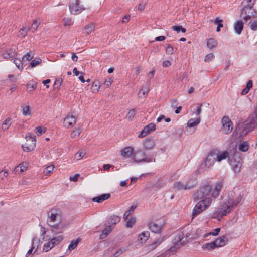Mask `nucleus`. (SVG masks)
Listing matches in <instances>:
<instances>
[{
	"label": "nucleus",
	"instance_id": "f257e3e1",
	"mask_svg": "<svg viewBox=\"0 0 257 257\" xmlns=\"http://www.w3.org/2000/svg\"><path fill=\"white\" fill-rule=\"evenodd\" d=\"M195 232L192 226H187L176 233L173 242L176 248H179L187 243L189 240L194 238Z\"/></svg>",
	"mask_w": 257,
	"mask_h": 257
},
{
	"label": "nucleus",
	"instance_id": "f03ea898",
	"mask_svg": "<svg viewBox=\"0 0 257 257\" xmlns=\"http://www.w3.org/2000/svg\"><path fill=\"white\" fill-rule=\"evenodd\" d=\"M242 197L238 196L235 199L229 198L228 200L222 203L216 212L217 216L222 218L227 213H229L241 201Z\"/></svg>",
	"mask_w": 257,
	"mask_h": 257
},
{
	"label": "nucleus",
	"instance_id": "7ed1b4c3",
	"mask_svg": "<svg viewBox=\"0 0 257 257\" xmlns=\"http://www.w3.org/2000/svg\"><path fill=\"white\" fill-rule=\"evenodd\" d=\"M212 202V199L209 197H206L199 201L195 205L192 211V218L200 214L202 211L209 207Z\"/></svg>",
	"mask_w": 257,
	"mask_h": 257
},
{
	"label": "nucleus",
	"instance_id": "20e7f679",
	"mask_svg": "<svg viewBox=\"0 0 257 257\" xmlns=\"http://www.w3.org/2000/svg\"><path fill=\"white\" fill-rule=\"evenodd\" d=\"M212 202V199L209 197H206L199 201L195 205L192 211V218L200 214L202 211L209 207Z\"/></svg>",
	"mask_w": 257,
	"mask_h": 257
},
{
	"label": "nucleus",
	"instance_id": "39448f33",
	"mask_svg": "<svg viewBox=\"0 0 257 257\" xmlns=\"http://www.w3.org/2000/svg\"><path fill=\"white\" fill-rule=\"evenodd\" d=\"M212 202V199L209 197H206L199 201L195 205L192 211V218L200 214L202 211L209 207Z\"/></svg>",
	"mask_w": 257,
	"mask_h": 257
},
{
	"label": "nucleus",
	"instance_id": "423d86ee",
	"mask_svg": "<svg viewBox=\"0 0 257 257\" xmlns=\"http://www.w3.org/2000/svg\"><path fill=\"white\" fill-rule=\"evenodd\" d=\"M212 187L209 184H205L199 188L194 194V198L195 200L204 199L206 196L211 194Z\"/></svg>",
	"mask_w": 257,
	"mask_h": 257
},
{
	"label": "nucleus",
	"instance_id": "0eeeda50",
	"mask_svg": "<svg viewBox=\"0 0 257 257\" xmlns=\"http://www.w3.org/2000/svg\"><path fill=\"white\" fill-rule=\"evenodd\" d=\"M25 139L26 142L22 146L23 150L28 152L33 151L36 147L35 136H32L30 133H27Z\"/></svg>",
	"mask_w": 257,
	"mask_h": 257
},
{
	"label": "nucleus",
	"instance_id": "6e6552de",
	"mask_svg": "<svg viewBox=\"0 0 257 257\" xmlns=\"http://www.w3.org/2000/svg\"><path fill=\"white\" fill-rule=\"evenodd\" d=\"M252 4H250L249 6H244L242 10L241 15L243 16V19L246 22H250L251 18H254L256 15V11L252 9Z\"/></svg>",
	"mask_w": 257,
	"mask_h": 257
},
{
	"label": "nucleus",
	"instance_id": "1a4fd4ad",
	"mask_svg": "<svg viewBox=\"0 0 257 257\" xmlns=\"http://www.w3.org/2000/svg\"><path fill=\"white\" fill-rule=\"evenodd\" d=\"M222 127L220 131L224 134H228L233 129V123L229 117L225 116L221 119Z\"/></svg>",
	"mask_w": 257,
	"mask_h": 257
},
{
	"label": "nucleus",
	"instance_id": "9d476101",
	"mask_svg": "<svg viewBox=\"0 0 257 257\" xmlns=\"http://www.w3.org/2000/svg\"><path fill=\"white\" fill-rule=\"evenodd\" d=\"M196 186L195 181H188L186 183H183L180 181H176L173 184V188L175 191L181 190H188L194 188Z\"/></svg>",
	"mask_w": 257,
	"mask_h": 257
},
{
	"label": "nucleus",
	"instance_id": "9b49d317",
	"mask_svg": "<svg viewBox=\"0 0 257 257\" xmlns=\"http://www.w3.org/2000/svg\"><path fill=\"white\" fill-rule=\"evenodd\" d=\"M134 161L137 163L140 162H147L149 163L152 161L153 159L142 151L141 149L136 151L134 154Z\"/></svg>",
	"mask_w": 257,
	"mask_h": 257
},
{
	"label": "nucleus",
	"instance_id": "f8f14e48",
	"mask_svg": "<svg viewBox=\"0 0 257 257\" xmlns=\"http://www.w3.org/2000/svg\"><path fill=\"white\" fill-rule=\"evenodd\" d=\"M48 215L49 218L47 221L49 225L57 228L58 227V225L57 224H54V222L57 220L58 218L60 217V211L57 209H52L48 212Z\"/></svg>",
	"mask_w": 257,
	"mask_h": 257
},
{
	"label": "nucleus",
	"instance_id": "ddd939ff",
	"mask_svg": "<svg viewBox=\"0 0 257 257\" xmlns=\"http://www.w3.org/2000/svg\"><path fill=\"white\" fill-rule=\"evenodd\" d=\"M69 9L71 14L77 15L85 10V8L83 6L80 5V0H74L70 3Z\"/></svg>",
	"mask_w": 257,
	"mask_h": 257
},
{
	"label": "nucleus",
	"instance_id": "4468645a",
	"mask_svg": "<svg viewBox=\"0 0 257 257\" xmlns=\"http://www.w3.org/2000/svg\"><path fill=\"white\" fill-rule=\"evenodd\" d=\"M229 163L234 172L236 173L240 172L242 162L239 157L234 156L232 159L229 158Z\"/></svg>",
	"mask_w": 257,
	"mask_h": 257
},
{
	"label": "nucleus",
	"instance_id": "2eb2a0df",
	"mask_svg": "<svg viewBox=\"0 0 257 257\" xmlns=\"http://www.w3.org/2000/svg\"><path fill=\"white\" fill-rule=\"evenodd\" d=\"M216 161L215 154L213 150L210 152L208 154L205 160L204 161V166L206 168H209L212 166Z\"/></svg>",
	"mask_w": 257,
	"mask_h": 257
},
{
	"label": "nucleus",
	"instance_id": "dca6fc26",
	"mask_svg": "<svg viewBox=\"0 0 257 257\" xmlns=\"http://www.w3.org/2000/svg\"><path fill=\"white\" fill-rule=\"evenodd\" d=\"M76 118L72 115H67L64 120V126L69 128L73 126L76 122Z\"/></svg>",
	"mask_w": 257,
	"mask_h": 257
},
{
	"label": "nucleus",
	"instance_id": "f3484780",
	"mask_svg": "<svg viewBox=\"0 0 257 257\" xmlns=\"http://www.w3.org/2000/svg\"><path fill=\"white\" fill-rule=\"evenodd\" d=\"M3 57L5 59L14 58L17 56L15 47L8 48L2 54Z\"/></svg>",
	"mask_w": 257,
	"mask_h": 257
},
{
	"label": "nucleus",
	"instance_id": "a211bd4d",
	"mask_svg": "<svg viewBox=\"0 0 257 257\" xmlns=\"http://www.w3.org/2000/svg\"><path fill=\"white\" fill-rule=\"evenodd\" d=\"M155 130V125L153 123H149L144 127V128L140 132L139 135V137L143 138L148 134L150 133L151 132Z\"/></svg>",
	"mask_w": 257,
	"mask_h": 257
},
{
	"label": "nucleus",
	"instance_id": "6ab92c4d",
	"mask_svg": "<svg viewBox=\"0 0 257 257\" xmlns=\"http://www.w3.org/2000/svg\"><path fill=\"white\" fill-rule=\"evenodd\" d=\"M213 152L215 154L216 161L217 162H220L229 157V153L227 151L220 152L217 150H214Z\"/></svg>",
	"mask_w": 257,
	"mask_h": 257
},
{
	"label": "nucleus",
	"instance_id": "aec40b11",
	"mask_svg": "<svg viewBox=\"0 0 257 257\" xmlns=\"http://www.w3.org/2000/svg\"><path fill=\"white\" fill-rule=\"evenodd\" d=\"M228 241L227 237L225 235H223L216 239L213 242L215 243L214 244L216 248H217L224 246L226 244Z\"/></svg>",
	"mask_w": 257,
	"mask_h": 257
},
{
	"label": "nucleus",
	"instance_id": "412c9836",
	"mask_svg": "<svg viewBox=\"0 0 257 257\" xmlns=\"http://www.w3.org/2000/svg\"><path fill=\"white\" fill-rule=\"evenodd\" d=\"M223 187V183L221 181L217 182L213 189H212L211 195L214 198H216L219 195L220 191Z\"/></svg>",
	"mask_w": 257,
	"mask_h": 257
},
{
	"label": "nucleus",
	"instance_id": "4be33fe9",
	"mask_svg": "<svg viewBox=\"0 0 257 257\" xmlns=\"http://www.w3.org/2000/svg\"><path fill=\"white\" fill-rule=\"evenodd\" d=\"M143 145L145 150H151L155 147V142L152 139L147 138L143 140Z\"/></svg>",
	"mask_w": 257,
	"mask_h": 257
},
{
	"label": "nucleus",
	"instance_id": "5701e85b",
	"mask_svg": "<svg viewBox=\"0 0 257 257\" xmlns=\"http://www.w3.org/2000/svg\"><path fill=\"white\" fill-rule=\"evenodd\" d=\"M111 195L110 193H106L102 194L99 196H97L92 198V200L93 202L97 203H102L104 201L110 198Z\"/></svg>",
	"mask_w": 257,
	"mask_h": 257
},
{
	"label": "nucleus",
	"instance_id": "b1692460",
	"mask_svg": "<svg viewBox=\"0 0 257 257\" xmlns=\"http://www.w3.org/2000/svg\"><path fill=\"white\" fill-rule=\"evenodd\" d=\"M150 230L154 233H159L162 229V225L155 222H151L149 225Z\"/></svg>",
	"mask_w": 257,
	"mask_h": 257
},
{
	"label": "nucleus",
	"instance_id": "393cba45",
	"mask_svg": "<svg viewBox=\"0 0 257 257\" xmlns=\"http://www.w3.org/2000/svg\"><path fill=\"white\" fill-rule=\"evenodd\" d=\"M27 168V163L26 162L23 163L22 164H20L18 166L14 168L13 172L15 174H17V173L19 174V173H21L24 172L25 170H26Z\"/></svg>",
	"mask_w": 257,
	"mask_h": 257
},
{
	"label": "nucleus",
	"instance_id": "a878e982",
	"mask_svg": "<svg viewBox=\"0 0 257 257\" xmlns=\"http://www.w3.org/2000/svg\"><path fill=\"white\" fill-rule=\"evenodd\" d=\"M149 236L150 233L148 231L142 232L138 236V240L141 243H144L147 241Z\"/></svg>",
	"mask_w": 257,
	"mask_h": 257
},
{
	"label": "nucleus",
	"instance_id": "bb28decb",
	"mask_svg": "<svg viewBox=\"0 0 257 257\" xmlns=\"http://www.w3.org/2000/svg\"><path fill=\"white\" fill-rule=\"evenodd\" d=\"M201 119L200 117L196 118H191L189 119L187 122V126L189 127H195L197 126L200 122Z\"/></svg>",
	"mask_w": 257,
	"mask_h": 257
},
{
	"label": "nucleus",
	"instance_id": "cd10ccee",
	"mask_svg": "<svg viewBox=\"0 0 257 257\" xmlns=\"http://www.w3.org/2000/svg\"><path fill=\"white\" fill-rule=\"evenodd\" d=\"M243 28V23L242 21H238L234 25V29L235 32L238 34H241Z\"/></svg>",
	"mask_w": 257,
	"mask_h": 257
},
{
	"label": "nucleus",
	"instance_id": "c85d7f7f",
	"mask_svg": "<svg viewBox=\"0 0 257 257\" xmlns=\"http://www.w3.org/2000/svg\"><path fill=\"white\" fill-rule=\"evenodd\" d=\"M218 43L216 40L213 38H209L207 43V47L210 50H213L217 46Z\"/></svg>",
	"mask_w": 257,
	"mask_h": 257
},
{
	"label": "nucleus",
	"instance_id": "c756f323",
	"mask_svg": "<svg viewBox=\"0 0 257 257\" xmlns=\"http://www.w3.org/2000/svg\"><path fill=\"white\" fill-rule=\"evenodd\" d=\"M120 221V217L117 215H113L111 216L108 221V223L109 225H115L116 223L119 222Z\"/></svg>",
	"mask_w": 257,
	"mask_h": 257
},
{
	"label": "nucleus",
	"instance_id": "7c9ffc66",
	"mask_svg": "<svg viewBox=\"0 0 257 257\" xmlns=\"http://www.w3.org/2000/svg\"><path fill=\"white\" fill-rule=\"evenodd\" d=\"M112 228L111 225L106 226L105 229L102 231V233L100 235V239H104L106 238L112 231Z\"/></svg>",
	"mask_w": 257,
	"mask_h": 257
},
{
	"label": "nucleus",
	"instance_id": "2f4dec72",
	"mask_svg": "<svg viewBox=\"0 0 257 257\" xmlns=\"http://www.w3.org/2000/svg\"><path fill=\"white\" fill-rule=\"evenodd\" d=\"M133 152V148L131 147L125 148L121 151V155L125 158L129 157Z\"/></svg>",
	"mask_w": 257,
	"mask_h": 257
},
{
	"label": "nucleus",
	"instance_id": "473e14b6",
	"mask_svg": "<svg viewBox=\"0 0 257 257\" xmlns=\"http://www.w3.org/2000/svg\"><path fill=\"white\" fill-rule=\"evenodd\" d=\"M81 239L80 238H77L76 240H73L71 241L70 244L68 246V249L69 251H72L75 248H76L80 242Z\"/></svg>",
	"mask_w": 257,
	"mask_h": 257
},
{
	"label": "nucleus",
	"instance_id": "72a5a7b5",
	"mask_svg": "<svg viewBox=\"0 0 257 257\" xmlns=\"http://www.w3.org/2000/svg\"><path fill=\"white\" fill-rule=\"evenodd\" d=\"M54 243L52 240L47 243H46L43 246V251L44 252H48L55 246Z\"/></svg>",
	"mask_w": 257,
	"mask_h": 257
},
{
	"label": "nucleus",
	"instance_id": "f704fd0d",
	"mask_svg": "<svg viewBox=\"0 0 257 257\" xmlns=\"http://www.w3.org/2000/svg\"><path fill=\"white\" fill-rule=\"evenodd\" d=\"M100 87V83L98 81H94L91 86V92L93 93L98 92Z\"/></svg>",
	"mask_w": 257,
	"mask_h": 257
},
{
	"label": "nucleus",
	"instance_id": "c9c22d12",
	"mask_svg": "<svg viewBox=\"0 0 257 257\" xmlns=\"http://www.w3.org/2000/svg\"><path fill=\"white\" fill-rule=\"evenodd\" d=\"M162 241L163 239L162 238L158 239L149 245V249L151 250L155 249L158 245H159L162 242Z\"/></svg>",
	"mask_w": 257,
	"mask_h": 257
},
{
	"label": "nucleus",
	"instance_id": "e433bc0d",
	"mask_svg": "<svg viewBox=\"0 0 257 257\" xmlns=\"http://www.w3.org/2000/svg\"><path fill=\"white\" fill-rule=\"evenodd\" d=\"M252 81L251 80H249L247 83L245 88L242 90L241 94L242 95L246 94L249 92L250 88L252 87Z\"/></svg>",
	"mask_w": 257,
	"mask_h": 257
},
{
	"label": "nucleus",
	"instance_id": "4c0bfd02",
	"mask_svg": "<svg viewBox=\"0 0 257 257\" xmlns=\"http://www.w3.org/2000/svg\"><path fill=\"white\" fill-rule=\"evenodd\" d=\"M36 241L37 242H40V240L36 237H33L32 240V247L26 253V257H28L30 254L33 253V251L34 250L35 241Z\"/></svg>",
	"mask_w": 257,
	"mask_h": 257
},
{
	"label": "nucleus",
	"instance_id": "58836bf2",
	"mask_svg": "<svg viewBox=\"0 0 257 257\" xmlns=\"http://www.w3.org/2000/svg\"><path fill=\"white\" fill-rule=\"evenodd\" d=\"M215 244L213 241L211 243H207L202 245V248L203 249H207V250H213L216 248Z\"/></svg>",
	"mask_w": 257,
	"mask_h": 257
},
{
	"label": "nucleus",
	"instance_id": "ea45409f",
	"mask_svg": "<svg viewBox=\"0 0 257 257\" xmlns=\"http://www.w3.org/2000/svg\"><path fill=\"white\" fill-rule=\"evenodd\" d=\"M223 20L219 18V17H217L216 18L214 23L215 24H218L217 27L216 31L219 32L220 30V28L223 27V25L222 24Z\"/></svg>",
	"mask_w": 257,
	"mask_h": 257
},
{
	"label": "nucleus",
	"instance_id": "a19ab883",
	"mask_svg": "<svg viewBox=\"0 0 257 257\" xmlns=\"http://www.w3.org/2000/svg\"><path fill=\"white\" fill-rule=\"evenodd\" d=\"M11 119L10 118H7L2 123V128L4 130H7L11 124Z\"/></svg>",
	"mask_w": 257,
	"mask_h": 257
},
{
	"label": "nucleus",
	"instance_id": "79ce46f5",
	"mask_svg": "<svg viewBox=\"0 0 257 257\" xmlns=\"http://www.w3.org/2000/svg\"><path fill=\"white\" fill-rule=\"evenodd\" d=\"M94 25L93 24L87 25L84 28L85 32L89 34L94 30Z\"/></svg>",
	"mask_w": 257,
	"mask_h": 257
},
{
	"label": "nucleus",
	"instance_id": "37998d69",
	"mask_svg": "<svg viewBox=\"0 0 257 257\" xmlns=\"http://www.w3.org/2000/svg\"><path fill=\"white\" fill-rule=\"evenodd\" d=\"M248 145L246 142H243L239 146V149L243 152H245L248 149Z\"/></svg>",
	"mask_w": 257,
	"mask_h": 257
},
{
	"label": "nucleus",
	"instance_id": "c03bdc74",
	"mask_svg": "<svg viewBox=\"0 0 257 257\" xmlns=\"http://www.w3.org/2000/svg\"><path fill=\"white\" fill-rule=\"evenodd\" d=\"M42 62V59L40 58L34 59L31 61L30 64V66L31 68H34L40 64Z\"/></svg>",
	"mask_w": 257,
	"mask_h": 257
},
{
	"label": "nucleus",
	"instance_id": "a18cd8bd",
	"mask_svg": "<svg viewBox=\"0 0 257 257\" xmlns=\"http://www.w3.org/2000/svg\"><path fill=\"white\" fill-rule=\"evenodd\" d=\"M136 222V219L135 218H131L130 219H128L126 223V227L127 228H132L133 225L135 224Z\"/></svg>",
	"mask_w": 257,
	"mask_h": 257
},
{
	"label": "nucleus",
	"instance_id": "49530a36",
	"mask_svg": "<svg viewBox=\"0 0 257 257\" xmlns=\"http://www.w3.org/2000/svg\"><path fill=\"white\" fill-rule=\"evenodd\" d=\"M30 30V28H27L26 27L23 26L19 31L20 35H21L23 37H25L27 35L28 32Z\"/></svg>",
	"mask_w": 257,
	"mask_h": 257
},
{
	"label": "nucleus",
	"instance_id": "de8ad7c7",
	"mask_svg": "<svg viewBox=\"0 0 257 257\" xmlns=\"http://www.w3.org/2000/svg\"><path fill=\"white\" fill-rule=\"evenodd\" d=\"M135 114L136 110L135 109H132L128 112L126 118L128 120H131L135 115Z\"/></svg>",
	"mask_w": 257,
	"mask_h": 257
},
{
	"label": "nucleus",
	"instance_id": "09e8293b",
	"mask_svg": "<svg viewBox=\"0 0 257 257\" xmlns=\"http://www.w3.org/2000/svg\"><path fill=\"white\" fill-rule=\"evenodd\" d=\"M81 133V130L80 128H75L73 132L71 134V137L72 138H76L79 136Z\"/></svg>",
	"mask_w": 257,
	"mask_h": 257
},
{
	"label": "nucleus",
	"instance_id": "8fccbe9b",
	"mask_svg": "<svg viewBox=\"0 0 257 257\" xmlns=\"http://www.w3.org/2000/svg\"><path fill=\"white\" fill-rule=\"evenodd\" d=\"M63 239L62 235H59L53 238L51 240L54 243L55 245L58 244Z\"/></svg>",
	"mask_w": 257,
	"mask_h": 257
},
{
	"label": "nucleus",
	"instance_id": "3c124183",
	"mask_svg": "<svg viewBox=\"0 0 257 257\" xmlns=\"http://www.w3.org/2000/svg\"><path fill=\"white\" fill-rule=\"evenodd\" d=\"M214 55L213 53H211L206 55L204 58V61L205 62H209L212 61L214 59Z\"/></svg>",
	"mask_w": 257,
	"mask_h": 257
},
{
	"label": "nucleus",
	"instance_id": "603ef678",
	"mask_svg": "<svg viewBox=\"0 0 257 257\" xmlns=\"http://www.w3.org/2000/svg\"><path fill=\"white\" fill-rule=\"evenodd\" d=\"M22 112H23V114L25 116L28 115H30L31 113L30 111L29 106L27 105V106L23 107L22 108Z\"/></svg>",
	"mask_w": 257,
	"mask_h": 257
},
{
	"label": "nucleus",
	"instance_id": "864d4df0",
	"mask_svg": "<svg viewBox=\"0 0 257 257\" xmlns=\"http://www.w3.org/2000/svg\"><path fill=\"white\" fill-rule=\"evenodd\" d=\"M13 59L14 63L19 69L22 68V64L20 60H17L16 58H14Z\"/></svg>",
	"mask_w": 257,
	"mask_h": 257
},
{
	"label": "nucleus",
	"instance_id": "5fc2aeb1",
	"mask_svg": "<svg viewBox=\"0 0 257 257\" xmlns=\"http://www.w3.org/2000/svg\"><path fill=\"white\" fill-rule=\"evenodd\" d=\"M39 25V22L37 20H34L31 25V29H33L34 31H36Z\"/></svg>",
	"mask_w": 257,
	"mask_h": 257
},
{
	"label": "nucleus",
	"instance_id": "6e6d98bb",
	"mask_svg": "<svg viewBox=\"0 0 257 257\" xmlns=\"http://www.w3.org/2000/svg\"><path fill=\"white\" fill-rule=\"evenodd\" d=\"M255 126V120H252L250 121L249 124H246V128H248V131L252 130Z\"/></svg>",
	"mask_w": 257,
	"mask_h": 257
},
{
	"label": "nucleus",
	"instance_id": "4d7b16f0",
	"mask_svg": "<svg viewBox=\"0 0 257 257\" xmlns=\"http://www.w3.org/2000/svg\"><path fill=\"white\" fill-rule=\"evenodd\" d=\"M85 154V152H84L80 150L78 152H77L76 153V154H75V157L78 160H80L84 156Z\"/></svg>",
	"mask_w": 257,
	"mask_h": 257
},
{
	"label": "nucleus",
	"instance_id": "13d9d810",
	"mask_svg": "<svg viewBox=\"0 0 257 257\" xmlns=\"http://www.w3.org/2000/svg\"><path fill=\"white\" fill-rule=\"evenodd\" d=\"M33 56H34L33 55H31L30 54V53H28L26 55H24V56L22 58V60L23 61H24V60L30 61L33 58Z\"/></svg>",
	"mask_w": 257,
	"mask_h": 257
},
{
	"label": "nucleus",
	"instance_id": "bf43d9fd",
	"mask_svg": "<svg viewBox=\"0 0 257 257\" xmlns=\"http://www.w3.org/2000/svg\"><path fill=\"white\" fill-rule=\"evenodd\" d=\"M173 48L171 45L168 44L167 46L166 52V53L169 55L172 54L173 53Z\"/></svg>",
	"mask_w": 257,
	"mask_h": 257
},
{
	"label": "nucleus",
	"instance_id": "052dcab7",
	"mask_svg": "<svg viewBox=\"0 0 257 257\" xmlns=\"http://www.w3.org/2000/svg\"><path fill=\"white\" fill-rule=\"evenodd\" d=\"M34 131L36 134H37L38 136H39L45 133V130L42 129L41 127H37L35 128Z\"/></svg>",
	"mask_w": 257,
	"mask_h": 257
},
{
	"label": "nucleus",
	"instance_id": "680f3d73",
	"mask_svg": "<svg viewBox=\"0 0 257 257\" xmlns=\"http://www.w3.org/2000/svg\"><path fill=\"white\" fill-rule=\"evenodd\" d=\"M53 169H54V166L50 165V166H47L45 168V170L44 171V173L46 174H48L51 173L53 171Z\"/></svg>",
	"mask_w": 257,
	"mask_h": 257
},
{
	"label": "nucleus",
	"instance_id": "e2e57ef3",
	"mask_svg": "<svg viewBox=\"0 0 257 257\" xmlns=\"http://www.w3.org/2000/svg\"><path fill=\"white\" fill-rule=\"evenodd\" d=\"M125 251V249L119 248L116 250V251L114 253L113 256L118 257L123 252Z\"/></svg>",
	"mask_w": 257,
	"mask_h": 257
},
{
	"label": "nucleus",
	"instance_id": "0e129e2a",
	"mask_svg": "<svg viewBox=\"0 0 257 257\" xmlns=\"http://www.w3.org/2000/svg\"><path fill=\"white\" fill-rule=\"evenodd\" d=\"M220 231V228H216L213 230V232H210L209 234L210 235H212L213 236H217L218 235Z\"/></svg>",
	"mask_w": 257,
	"mask_h": 257
},
{
	"label": "nucleus",
	"instance_id": "69168bd1",
	"mask_svg": "<svg viewBox=\"0 0 257 257\" xmlns=\"http://www.w3.org/2000/svg\"><path fill=\"white\" fill-rule=\"evenodd\" d=\"M79 176V174H75L73 176H70L69 178V180L71 181L76 182L78 179Z\"/></svg>",
	"mask_w": 257,
	"mask_h": 257
},
{
	"label": "nucleus",
	"instance_id": "338daca9",
	"mask_svg": "<svg viewBox=\"0 0 257 257\" xmlns=\"http://www.w3.org/2000/svg\"><path fill=\"white\" fill-rule=\"evenodd\" d=\"M146 6V3L144 2H141L138 6V10L139 11H142L144 10Z\"/></svg>",
	"mask_w": 257,
	"mask_h": 257
},
{
	"label": "nucleus",
	"instance_id": "774afa93",
	"mask_svg": "<svg viewBox=\"0 0 257 257\" xmlns=\"http://www.w3.org/2000/svg\"><path fill=\"white\" fill-rule=\"evenodd\" d=\"M112 82V79L111 78H109L105 81V82H104V85H105L106 87H108L109 86L111 85Z\"/></svg>",
	"mask_w": 257,
	"mask_h": 257
}]
</instances>
